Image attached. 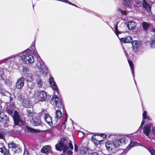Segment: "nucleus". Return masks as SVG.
Wrapping results in <instances>:
<instances>
[{
    "instance_id": "dca6fc26",
    "label": "nucleus",
    "mask_w": 155,
    "mask_h": 155,
    "mask_svg": "<svg viewBox=\"0 0 155 155\" xmlns=\"http://www.w3.org/2000/svg\"><path fill=\"white\" fill-rule=\"evenodd\" d=\"M136 25V23L134 21H130L128 22L127 27L129 29L132 30L135 28Z\"/></svg>"
},
{
    "instance_id": "473e14b6",
    "label": "nucleus",
    "mask_w": 155,
    "mask_h": 155,
    "mask_svg": "<svg viewBox=\"0 0 155 155\" xmlns=\"http://www.w3.org/2000/svg\"><path fill=\"white\" fill-rule=\"evenodd\" d=\"M6 111L9 115H11L12 117L13 116V110L12 109H7Z\"/></svg>"
},
{
    "instance_id": "f257e3e1",
    "label": "nucleus",
    "mask_w": 155,
    "mask_h": 155,
    "mask_svg": "<svg viewBox=\"0 0 155 155\" xmlns=\"http://www.w3.org/2000/svg\"><path fill=\"white\" fill-rule=\"evenodd\" d=\"M32 53L34 55L37 54L35 50H33V52L31 50L28 48L23 52V55L21 56V59L23 63L26 64H31L33 63L35 60L33 56L31 54Z\"/></svg>"
},
{
    "instance_id": "2f4dec72",
    "label": "nucleus",
    "mask_w": 155,
    "mask_h": 155,
    "mask_svg": "<svg viewBox=\"0 0 155 155\" xmlns=\"http://www.w3.org/2000/svg\"><path fill=\"white\" fill-rule=\"evenodd\" d=\"M51 86H52V89L54 90H56L57 91L58 90V88L55 82L52 83V85Z\"/></svg>"
},
{
    "instance_id": "e433bc0d",
    "label": "nucleus",
    "mask_w": 155,
    "mask_h": 155,
    "mask_svg": "<svg viewBox=\"0 0 155 155\" xmlns=\"http://www.w3.org/2000/svg\"><path fill=\"white\" fill-rule=\"evenodd\" d=\"M147 111H144L143 113V119L144 120H145L147 118Z\"/></svg>"
},
{
    "instance_id": "a19ab883",
    "label": "nucleus",
    "mask_w": 155,
    "mask_h": 155,
    "mask_svg": "<svg viewBox=\"0 0 155 155\" xmlns=\"http://www.w3.org/2000/svg\"><path fill=\"white\" fill-rule=\"evenodd\" d=\"M27 128L31 132H34L35 131V130L31 128L28 126L27 127Z\"/></svg>"
},
{
    "instance_id": "7c9ffc66",
    "label": "nucleus",
    "mask_w": 155,
    "mask_h": 155,
    "mask_svg": "<svg viewBox=\"0 0 155 155\" xmlns=\"http://www.w3.org/2000/svg\"><path fill=\"white\" fill-rule=\"evenodd\" d=\"M33 110H30L27 109L26 110L27 115L28 117H29L32 116Z\"/></svg>"
},
{
    "instance_id": "37998d69",
    "label": "nucleus",
    "mask_w": 155,
    "mask_h": 155,
    "mask_svg": "<svg viewBox=\"0 0 155 155\" xmlns=\"http://www.w3.org/2000/svg\"><path fill=\"white\" fill-rule=\"evenodd\" d=\"M68 146L71 149H73V146L71 141L70 142L68 143Z\"/></svg>"
},
{
    "instance_id": "e2e57ef3",
    "label": "nucleus",
    "mask_w": 155,
    "mask_h": 155,
    "mask_svg": "<svg viewBox=\"0 0 155 155\" xmlns=\"http://www.w3.org/2000/svg\"><path fill=\"white\" fill-rule=\"evenodd\" d=\"M68 117H65V119L64 122L65 123L67 121Z\"/></svg>"
},
{
    "instance_id": "9b49d317",
    "label": "nucleus",
    "mask_w": 155,
    "mask_h": 155,
    "mask_svg": "<svg viewBox=\"0 0 155 155\" xmlns=\"http://www.w3.org/2000/svg\"><path fill=\"white\" fill-rule=\"evenodd\" d=\"M114 142L112 141H108L107 142L105 143V146L107 150L109 151L112 150L115 147Z\"/></svg>"
},
{
    "instance_id": "bb28decb",
    "label": "nucleus",
    "mask_w": 155,
    "mask_h": 155,
    "mask_svg": "<svg viewBox=\"0 0 155 155\" xmlns=\"http://www.w3.org/2000/svg\"><path fill=\"white\" fill-rule=\"evenodd\" d=\"M25 79L27 81L31 82L32 80L33 76L32 75L28 74L26 75Z\"/></svg>"
},
{
    "instance_id": "6ab92c4d",
    "label": "nucleus",
    "mask_w": 155,
    "mask_h": 155,
    "mask_svg": "<svg viewBox=\"0 0 155 155\" xmlns=\"http://www.w3.org/2000/svg\"><path fill=\"white\" fill-rule=\"evenodd\" d=\"M30 122L32 125L35 126H38L40 125L39 120L37 118L32 119Z\"/></svg>"
},
{
    "instance_id": "3c124183",
    "label": "nucleus",
    "mask_w": 155,
    "mask_h": 155,
    "mask_svg": "<svg viewBox=\"0 0 155 155\" xmlns=\"http://www.w3.org/2000/svg\"><path fill=\"white\" fill-rule=\"evenodd\" d=\"M145 122V121L144 120H143L141 123L140 126L139 127V128H141L144 125Z\"/></svg>"
},
{
    "instance_id": "ea45409f",
    "label": "nucleus",
    "mask_w": 155,
    "mask_h": 155,
    "mask_svg": "<svg viewBox=\"0 0 155 155\" xmlns=\"http://www.w3.org/2000/svg\"><path fill=\"white\" fill-rule=\"evenodd\" d=\"M35 41H33L31 44V47H33V48H32V47H31V49L32 51V52H33V50H34V49L33 48H34V49H35Z\"/></svg>"
},
{
    "instance_id": "de8ad7c7",
    "label": "nucleus",
    "mask_w": 155,
    "mask_h": 155,
    "mask_svg": "<svg viewBox=\"0 0 155 155\" xmlns=\"http://www.w3.org/2000/svg\"><path fill=\"white\" fill-rule=\"evenodd\" d=\"M23 155H30L28 152V151L26 150H25Z\"/></svg>"
},
{
    "instance_id": "f3484780",
    "label": "nucleus",
    "mask_w": 155,
    "mask_h": 155,
    "mask_svg": "<svg viewBox=\"0 0 155 155\" xmlns=\"http://www.w3.org/2000/svg\"><path fill=\"white\" fill-rule=\"evenodd\" d=\"M9 151L5 146L0 148V155H8Z\"/></svg>"
},
{
    "instance_id": "6e6552de",
    "label": "nucleus",
    "mask_w": 155,
    "mask_h": 155,
    "mask_svg": "<svg viewBox=\"0 0 155 155\" xmlns=\"http://www.w3.org/2000/svg\"><path fill=\"white\" fill-rule=\"evenodd\" d=\"M44 119L46 122L51 127L53 126L52 123V119L48 114L45 113V114Z\"/></svg>"
},
{
    "instance_id": "1a4fd4ad",
    "label": "nucleus",
    "mask_w": 155,
    "mask_h": 155,
    "mask_svg": "<svg viewBox=\"0 0 155 155\" xmlns=\"http://www.w3.org/2000/svg\"><path fill=\"white\" fill-rule=\"evenodd\" d=\"M129 143H130L129 144L125 149V150L128 151L133 147H134L135 146L138 145L139 144L138 142L135 141L134 140L133 141L131 139Z\"/></svg>"
},
{
    "instance_id": "0eeeda50",
    "label": "nucleus",
    "mask_w": 155,
    "mask_h": 155,
    "mask_svg": "<svg viewBox=\"0 0 155 155\" xmlns=\"http://www.w3.org/2000/svg\"><path fill=\"white\" fill-rule=\"evenodd\" d=\"M153 126L152 123H150L149 124H146L143 127V133L147 136H148L150 134L151 127Z\"/></svg>"
},
{
    "instance_id": "2eb2a0df",
    "label": "nucleus",
    "mask_w": 155,
    "mask_h": 155,
    "mask_svg": "<svg viewBox=\"0 0 155 155\" xmlns=\"http://www.w3.org/2000/svg\"><path fill=\"white\" fill-rule=\"evenodd\" d=\"M23 105L24 107L26 108H31L33 106L32 103L28 99L24 100Z\"/></svg>"
},
{
    "instance_id": "603ef678",
    "label": "nucleus",
    "mask_w": 155,
    "mask_h": 155,
    "mask_svg": "<svg viewBox=\"0 0 155 155\" xmlns=\"http://www.w3.org/2000/svg\"><path fill=\"white\" fill-rule=\"evenodd\" d=\"M65 123L64 122L62 124L61 127V129H65L66 128Z\"/></svg>"
},
{
    "instance_id": "c85d7f7f",
    "label": "nucleus",
    "mask_w": 155,
    "mask_h": 155,
    "mask_svg": "<svg viewBox=\"0 0 155 155\" xmlns=\"http://www.w3.org/2000/svg\"><path fill=\"white\" fill-rule=\"evenodd\" d=\"M37 86L39 88L42 87L43 85V82L40 78H38L37 80Z\"/></svg>"
},
{
    "instance_id": "4be33fe9",
    "label": "nucleus",
    "mask_w": 155,
    "mask_h": 155,
    "mask_svg": "<svg viewBox=\"0 0 155 155\" xmlns=\"http://www.w3.org/2000/svg\"><path fill=\"white\" fill-rule=\"evenodd\" d=\"M14 148L13 149V152L14 154L15 153H19L22 151L21 148L19 145L17 144Z\"/></svg>"
},
{
    "instance_id": "052dcab7",
    "label": "nucleus",
    "mask_w": 155,
    "mask_h": 155,
    "mask_svg": "<svg viewBox=\"0 0 155 155\" xmlns=\"http://www.w3.org/2000/svg\"><path fill=\"white\" fill-rule=\"evenodd\" d=\"M13 98L12 97H10V102L12 101H13Z\"/></svg>"
},
{
    "instance_id": "4d7b16f0",
    "label": "nucleus",
    "mask_w": 155,
    "mask_h": 155,
    "mask_svg": "<svg viewBox=\"0 0 155 155\" xmlns=\"http://www.w3.org/2000/svg\"><path fill=\"white\" fill-rule=\"evenodd\" d=\"M100 134V133H95L93 134L94 135L93 136H94V137H95L96 136H99Z\"/></svg>"
},
{
    "instance_id": "13d9d810",
    "label": "nucleus",
    "mask_w": 155,
    "mask_h": 155,
    "mask_svg": "<svg viewBox=\"0 0 155 155\" xmlns=\"http://www.w3.org/2000/svg\"><path fill=\"white\" fill-rule=\"evenodd\" d=\"M152 134L153 135H155V130L154 129L152 130Z\"/></svg>"
},
{
    "instance_id": "774afa93",
    "label": "nucleus",
    "mask_w": 155,
    "mask_h": 155,
    "mask_svg": "<svg viewBox=\"0 0 155 155\" xmlns=\"http://www.w3.org/2000/svg\"><path fill=\"white\" fill-rule=\"evenodd\" d=\"M111 155L110 154H106V155Z\"/></svg>"
},
{
    "instance_id": "c03bdc74",
    "label": "nucleus",
    "mask_w": 155,
    "mask_h": 155,
    "mask_svg": "<svg viewBox=\"0 0 155 155\" xmlns=\"http://www.w3.org/2000/svg\"><path fill=\"white\" fill-rule=\"evenodd\" d=\"M136 3V4L137 5V6L138 7H140V6L141 5H142V3H141V2L140 1H137L136 2H135Z\"/></svg>"
},
{
    "instance_id": "49530a36",
    "label": "nucleus",
    "mask_w": 155,
    "mask_h": 155,
    "mask_svg": "<svg viewBox=\"0 0 155 155\" xmlns=\"http://www.w3.org/2000/svg\"><path fill=\"white\" fill-rule=\"evenodd\" d=\"M89 155H99V153L97 152H94L89 153Z\"/></svg>"
},
{
    "instance_id": "69168bd1",
    "label": "nucleus",
    "mask_w": 155,
    "mask_h": 155,
    "mask_svg": "<svg viewBox=\"0 0 155 155\" xmlns=\"http://www.w3.org/2000/svg\"><path fill=\"white\" fill-rule=\"evenodd\" d=\"M152 31L153 32H155V28L153 29L152 30Z\"/></svg>"
},
{
    "instance_id": "5fc2aeb1",
    "label": "nucleus",
    "mask_w": 155,
    "mask_h": 155,
    "mask_svg": "<svg viewBox=\"0 0 155 155\" xmlns=\"http://www.w3.org/2000/svg\"><path fill=\"white\" fill-rule=\"evenodd\" d=\"M151 155H155V150H154L150 152Z\"/></svg>"
},
{
    "instance_id": "72a5a7b5",
    "label": "nucleus",
    "mask_w": 155,
    "mask_h": 155,
    "mask_svg": "<svg viewBox=\"0 0 155 155\" xmlns=\"http://www.w3.org/2000/svg\"><path fill=\"white\" fill-rule=\"evenodd\" d=\"M115 34L116 35H117L121 33L120 32L118 31V23L115 25Z\"/></svg>"
},
{
    "instance_id": "6e6d98bb",
    "label": "nucleus",
    "mask_w": 155,
    "mask_h": 155,
    "mask_svg": "<svg viewBox=\"0 0 155 155\" xmlns=\"http://www.w3.org/2000/svg\"><path fill=\"white\" fill-rule=\"evenodd\" d=\"M65 3H66L67 4H68L71 5L72 3H71V2H70V1H69L67 0H65Z\"/></svg>"
},
{
    "instance_id": "20e7f679",
    "label": "nucleus",
    "mask_w": 155,
    "mask_h": 155,
    "mask_svg": "<svg viewBox=\"0 0 155 155\" xmlns=\"http://www.w3.org/2000/svg\"><path fill=\"white\" fill-rule=\"evenodd\" d=\"M14 121V125L20 127L22 125L23 122L20 117V115L17 111L15 110L12 116Z\"/></svg>"
},
{
    "instance_id": "338daca9",
    "label": "nucleus",
    "mask_w": 155,
    "mask_h": 155,
    "mask_svg": "<svg viewBox=\"0 0 155 155\" xmlns=\"http://www.w3.org/2000/svg\"><path fill=\"white\" fill-rule=\"evenodd\" d=\"M125 53L126 54H127V52L126 51H125Z\"/></svg>"
},
{
    "instance_id": "f704fd0d",
    "label": "nucleus",
    "mask_w": 155,
    "mask_h": 155,
    "mask_svg": "<svg viewBox=\"0 0 155 155\" xmlns=\"http://www.w3.org/2000/svg\"><path fill=\"white\" fill-rule=\"evenodd\" d=\"M124 4L128 7L130 5V0H124Z\"/></svg>"
},
{
    "instance_id": "423d86ee",
    "label": "nucleus",
    "mask_w": 155,
    "mask_h": 155,
    "mask_svg": "<svg viewBox=\"0 0 155 155\" xmlns=\"http://www.w3.org/2000/svg\"><path fill=\"white\" fill-rule=\"evenodd\" d=\"M25 79L23 77H21L17 80L15 84V87L16 88L21 89L23 88L25 84Z\"/></svg>"
},
{
    "instance_id": "864d4df0",
    "label": "nucleus",
    "mask_w": 155,
    "mask_h": 155,
    "mask_svg": "<svg viewBox=\"0 0 155 155\" xmlns=\"http://www.w3.org/2000/svg\"><path fill=\"white\" fill-rule=\"evenodd\" d=\"M4 137L3 134L0 132V139H3Z\"/></svg>"
},
{
    "instance_id": "7ed1b4c3",
    "label": "nucleus",
    "mask_w": 155,
    "mask_h": 155,
    "mask_svg": "<svg viewBox=\"0 0 155 155\" xmlns=\"http://www.w3.org/2000/svg\"><path fill=\"white\" fill-rule=\"evenodd\" d=\"M37 95L38 101L43 102L45 101H48L51 98V96L47 95L45 92L43 91H38Z\"/></svg>"
},
{
    "instance_id": "a878e982",
    "label": "nucleus",
    "mask_w": 155,
    "mask_h": 155,
    "mask_svg": "<svg viewBox=\"0 0 155 155\" xmlns=\"http://www.w3.org/2000/svg\"><path fill=\"white\" fill-rule=\"evenodd\" d=\"M56 118L57 119L60 118L62 116V112L60 110H56Z\"/></svg>"
},
{
    "instance_id": "9d476101",
    "label": "nucleus",
    "mask_w": 155,
    "mask_h": 155,
    "mask_svg": "<svg viewBox=\"0 0 155 155\" xmlns=\"http://www.w3.org/2000/svg\"><path fill=\"white\" fill-rule=\"evenodd\" d=\"M131 43L133 47V51L135 53L137 52V49L140 44L139 41H132Z\"/></svg>"
},
{
    "instance_id": "ddd939ff",
    "label": "nucleus",
    "mask_w": 155,
    "mask_h": 155,
    "mask_svg": "<svg viewBox=\"0 0 155 155\" xmlns=\"http://www.w3.org/2000/svg\"><path fill=\"white\" fill-rule=\"evenodd\" d=\"M142 5L143 8H144L148 12L151 11V7L150 6L149 4L145 0H142Z\"/></svg>"
},
{
    "instance_id": "a211bd4d",
    "label": "nucleus",
    "mask_w": 155,
    "mask_h": 155,
    "mask_svg": "<svg viewBox=\"0 0 155 155\" xmlns=\"http://www.w3.org/2000/svg\"><path fill=\"white\" fill-rule=\"evenodd\" d=\"M1 120H0V122L4 123L5 124H7L9 121V117L6 115H5L4 112V115L1 118Z\"/></svg>"
},
{
    "instance_id": "cd10ccee",
    "label": "nucleus",
    "mask_w": 155,
    "mask_h": 155,
    "mask_svg": "<svg viewBox=\"0 0 155 155\" xmlns=\"http://www.w3.org/2000/svg\"><path fill=\"white\" fill-rule=\"evenodd\" d=\"M50 151V150H49L48 148L45 147H43L41 150V152L42 153H45L46 154H48Z\"/></svg>"
},
{
    "instance_id": "b1692460",
    "label": "nucleus",
    "mask_w": 155,
    "mask_h": 155,
    "mask_svg": "<svg viewBox=\"0 0 155 155\" xmlns=\"http://www.w3.org/2000/svg\"><path fill=\"white\" fill-rule=\"evenodd\" d=\"M17 144L15 143L13 141L9 142L8 144V147L9 148L11 149L12 152L13 151V149H15V147Z\"/></svg>"
},
{
    "instance_id": "5701e85b",
    "label": "nucleus",
    "mask_w": 155,
    "mask_h": 155,
    "mask_svg": "<svg viewBox=\"0 0 155 155\" xmlns=\"http://www.w3.org/2000/svg\"><path fill=\"white\" fill-rule=\"evenodd\" d=\"M141 25L143 29L145 31L147 30L150 26V24L147 22L143 21L141 23Z\"/></svg>"
},
{
    "instance_id": "c9c22d12",
    "label": "nucleus",
    "mask_w": 155,
    "mask_h": 155,
    "mask_svg": "<svg viewBox=\"0 0 155 155\" xmlns=\"http://www.w3.org/2000/svg\"><path fill=\"white\" fill-rule=\"evenodd\" d=\"M150 45L151 47L155 48V39H153L151 41Z\"/></svg>"
},
{
    "instance_id": "79ce46f5",
    "label": "nucleus",
    "mask_w": 155,
    "mask_h": 155,
    "mask_svg": "<svg viewBox=\"0 0 155 155\" xmlns=\"http://www.w3.org/2000/svg\"><path fill=\"white\" fill-rule=\"evenodd\" d=\"M99 136H100L101 137H103V139H104V138H106L107 137L106 135L103 133L100 134Z\"/></svg>"
},
{
    "instance_id": "58836bf2",
    "label": "nucleus",
    "mask_w": 155,
    "mask_h": 155,
    "mask_svg": "<svg viewBox=\"0 0 155 155\" xmlns=\"http://www.w3.org/2000/svg\"><path fill=\"white\" fill-rule=\"evenodd\" d=\"M146 149L149 151L150 152L154 150L152 147L150 145H148L147 146V148Z\"/></svg>"
},
{
    "instance_id": "f8f14e48",
    "label": "nucleus",
    "mask_w": 155,
    "mask_h": 155,
    "mask_svg": "<svg viewBox=\"0 0 155 155\" xmlns=\"http://www.w3.org/2000/svg\"><path fill=\"white\" fill-rule=\"evenodd\" d=\"M130 138L129 137L122 138L119 140V142L120 143L119 144H126L128 143L130 141Z\"/></svg>"
},
{
    "instance_id": "4c0bfd02",
    "label": "nucleus",
    "mask_w": 155,
    "mask_h": 155,
    "mask_svg": "<svg viewBox=\"0 0 155 155\" xmlns=\"http://www.w3.org/2000/svg\"><path fill=\"white\" fill-rule=\"evenodd\" d=\"M54 78L52 77H50L49 79V83L52 85V83L54 82Z\"/></svg>"
},
{
    "instance_id": "a18cd8bd",
    "label": "nucleus",
    "mask_w": 155,
    "mask_h": 155,
    "mask_svg": "<svg viewBox=\"0 0 155 155\" xmlns=\"http://www.w3.org/2000/svg\"><path fill=\"white\" fill-rule=\"evenodd\" d=\"M120 11L122 14L124 15H126L127 14V12L125 10H123L120 9Z\"/></svg>"
},
{
    "instance_id": "f03ea898",
    "label": "nucleus",
    "mask_w": 155,
    "mask_h": 155,
    "mask_svg": "<svg viewBox=\"0 0 155 155\" xmlns=\"http://www.w3.org/2000/svg\"><path fill=\"white\" fill-rule=\"evenodd\" d=\"M67 142L66 138L61 137L59 143L55 145L56 150L58 151L63 150L64 152L66 151L68 149V147L67 145Z\"/></svg>"
},
{
    "instance_id": "39448f33",
    "label": "nucleus",
    "mask_w": 155,
    "mask_h": 155,
    "mask_svg": "<svg viewBox=\"0 0 155 155\" xmlns=\"http://www.w3.org/2000/svg\"><path fill=\"white\" fill-rule=\"evenodd\" d=\"M52 101L54 103L56 107L59 109L63 107L61 99H59L57 95H54L52 98Z\"/></svg>"
},
{
    "instance_id": "680f3d73",
    "label": "nucleus",
    "mask_w": 155,
    "mask_h": 155,
    "mask_svg": "<svg viewBox=\"0 0 155 155\" xmlns=\"http://www.w3.org/2000/svg\"><path fill=\"white\" fill-rule=\"evenodd\" d=\"M71 5H73V6H75L76 7H78V6L77 5H76L74 4H73L72 3V4Z\"/></svg>"
},
{
    "instance_id": "0e129e2a",
    "label": "nucleus",
    "mask_w": 155,
    "mask_h": 155,
    "mask_svg": "<svg viewBox=\"0 0 155 155\" xmlns=\"http://www.w3.org/2000/svg\"><path fill=\"white\" fill-rule=\"evenodd\" d=\"M65 117H67L68 116V115L66 111H65Z\"/></svg>"
},
{
    "instance_id": "09e8293b",
    "label": "nucleus",
    "mask_w": 155,
    "mask_h": 155,
    "mask_svg": "<svg viewBox=\"0 0 155 155\" xmlns=\"http://www.w3.org/2000/svg\"><path fill=\"white\" fill-rule=\"evenodd\" d=\"M74 150L77 152L78 150V146H77V144L75 143L74 144Z\"/></svg>"
},
{
    "instance_id": "412c9836",
    "label": "nucleus",
    "mask_w": 155,
    "mask_h": 155,
    "mask_svg": "<svg viewBox=\"0 0 155 155\" xmlns=\"http://www.w3.org/2000/svg\"><path fill=\"white\" fill-rule=\"evenodd\" d=\"M79 153L81 155H87L89 153L88 150L86 147L81 148Z\"/></svg>"
},
{
    "instance_id": "aec40b11",
    "label": "nucleus",
    "mask_w": 155,
    "mask_h": 155,
    "mask_svg": "<svg viewBox=\"0 0 155 155\" xmlns=\"http://www.w3.org/2000/svg\"><path fill=\"white\" fill-rule=\"evenodd\" d=\"M91 140L94 145L96 146L100 144L101 142L103 141V139L100 140H97L95 137H94V136H92L91 138Z\"/></svg>"
},
{
    "instance_id": "8fccbe9b",
    "label": "nucleus",
    "mask_w": 155,
    "mask_h": 155,
    "mask_svg": "<svg viewBox=\"0 0 155 155\" xmlns=\"http://www.w3.org/2000/svg\"><path fill=\"white\" fill-rule=\"evenodd\" d=\"M67 153L68 155H72L73 152L71 150H69L67 151Z\"/></svg>"
},
{
    "instance_id": "c756f323",
    "label": "nucleus",
    "mask_w": 155,
    "mask_h": 155,
    "mask_svg": "<svg viewBox=\"0 0 155 155\" xmlns=\"http://www.w3.org/2000/svg\"><path fill=\"white\" fill-rule=\"evenodd\" d=\"M29 69L26 67H24L23 68L22 72L24 73V75L26 76V75L28 74L29 72Z\"/></svg>"
},
{
    "instance_id": "bf43d9fd",
    "label": "nucleus",
    "mask_w": 155,
    "mask_h": 155,
    "mask_svg": "<svg viewBox=\"0 0 155 155\" xmlns=\"http://www.w3.org/2000/svg\"><path fill=\"white\" fill-rule=\"evenodd\" d=\"M147 119L149 120H152L151 118L149 117H147Z\"/></svg>"
},
{
    "instance_id": "393cba45",
    "label": "nucleus",
    "mask_w": 155,
    "mask_h": 155,
    "mask_svg": "<svg viewBox=\"0 0 155 155\" xmlns=\"http://www.w3.org/2000/svg\"><path fill=\"white\" fill-rule=\"evenodd\" d=\"M128 62L132 74L134 73V66L132 61L128 59Z\"/></svg>"
},
{
    "instance_id": "4468645a",
    "label": "nucleus",
    "mask_w": 155,
    "mask_h": 155,
    "mask_svg": "<svg viewBox=\"0 0 155 155\" xmlns=\"http://www.w3.org/2000/svg\"><path fill=\"white\" fill-rule=\"evenodd\" d=\"M120 41L124 43H131L132 39L130 36H127L126 37L122 38H120Z\"/></svg>"
}]
</instances>
